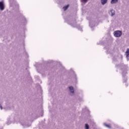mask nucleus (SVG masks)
<instances>
[{"label": "nucleus", "mask_w": 129, "mask_h": 129, "mask_svg": "<svg viewBox=\"0 0 129 129\" xmlns=\"http://www.w3.org/2000/svg\"><path fill=\"white\" fill-rule=\"evenodd\" d=\"M122 34L121 31H116L114 32V35L116 37L118 38L119 37H120L121 35Z\"/></svg>", "instance_id": "1"}, {"label": "nucleus", "mask_w": 129, "mask_h": 129, "mask_svg": "<svg viewBox=\"0 0 129 129\" xmlns=\"http://www.w3.org/2000/svg\"><path fill=\"white\" fill-rule=\"evenodd\" d=\"M0 10L1 11H4L5 10V6H4V2H0Z\"/></svg>", "instance_id": "2"}, {"label": "nucleus", "mask_w": 129, "mask_h": 129, "mask_svg": "<svg viewBox=\"0 0 129 129\" xmlns=\"http://www.w3.org/2000/svg\"><path fill=\"white\" fill-rule=\"evenodd\" d=\"M69 89L71 93H74V88H73V87H69Z\"/></svg>", "instance_id": "3"}, {"label": "nucleus", "mask_w": 129, "mask_h": 129, "mask_svg": "<svg viewBox=\"0 0 129 129\" xmlns=\"http://www.w3.org/2000/svg\"><path fill=\"white\" fill-rule=\"evenodd\" d=\"M110 13H111V15L112 17L113 16H114V15H115V12L113 10H111Z\"/></svg>", "instance_id": "4"}, {"label": "nucleus", "mask_w": 129, "mask_h": 129, "mask_svg": "<svg viewBox=\"0 0 129 129\" xmlns=\"http://www.w3.org/2000/svg\"><path fill=\"white\" fill-rule=\"evenodd\" d=\"M101 2L102 5H105L107 3V0H101Z\"/></svg>", "instance_id": "5"}, {"label": "nucleus", "mask_w": 129, "mask_h": 129, "mask_svg": "<svg viewBox=\"0 0 129 129\" xmlns=\"http://www.w3.org/2000/svg\"><path fill=\"white\" fill-rule=\"evenodd\" d=\"M126 57H129V49H127V50L125 52Z\"/></svg>", "instance_id": "6"}, {"label": "nucleus", "mask_w": 129, "mask_h": 129, "mask_svg": "<svg viewBox=\"0 0 129 129\" xmlns=\"http://www.w3.org/2000/svg\"><path fill=\"white\" fill-rule=\"evenodd\" d=\"M68 8H69V5H67L63 8V9L64 11H67Z\"/></svg>", "instance_id": "7"}, {"label": "nucleus", "mask_w": 129, "mask_h": 129, "mask_svg": "<svg viewBox=\"0 0 129 129\" xmlns=\"http://www.w3.org/2000/svg\"><path fill=\"white\" fill-rule=\"evenodd\" d=\"M117 2H118V0H111V4H116Z\"/></svg>", "instance_id": "8"}, {"label": "nucleus", "mask_w": 129, "mask_h": 129, "mask_svg": "<svg viewBox=\"0 0 129 129\" xmlns=\"http://www.w3.org/2000/svg\"><path fill=\"white\" fill-rule=\"evenodd\" d=\"M105 126H106L107 127H108L109 128H110L111 127L110 126V125H108L107 124H104Z\"/></svg>", "instance_id": "9"}, {"label": "nucleus", "mask_w": 129, "mask_h": 129, "mask_svg": "<svg viewBox=\"0 0 129 129\" xmlns=\"http://www.w3.org/2000/svg\"><path fill=\"white\" fill-rule=\"evenodd\" d=\"M85 127H86V129H89V125H88V124H85Z\"/></svg>", "instance_id": "10"}, {"label": "nucleus", "mask_w": 129, "mask_h": 129, "mask_svg": "<svg viewBox=\"0 0 129 129\" xmlns=\"http://www.w3.org/2000/svg\"><path fill=\"white\" fill-rule=\"evenodd\" d=\"M81 1L83 3H87V1H88V0H81Z\"/></svg>", "instance_id": "11"}, {"label": "nucleus", "mask_w": 129, "mask_h": 129, "mask_svg": "<svg viewBox=\"0 0 129 129\" xmlns=\"http://www.w3.org/2000/svg\"><path fill=\"white\" fill-rule=\"evenodd\" d=\"M0 108H1V109H3V107L1 105H0Z\"/></svg>", "instance_id": "12"}]
</instances>
